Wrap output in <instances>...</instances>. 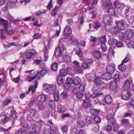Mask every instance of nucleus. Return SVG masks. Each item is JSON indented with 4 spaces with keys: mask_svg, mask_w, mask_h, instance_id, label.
Instances as JSON below:
<instances>
[{
    "mask_svg": "<svg viewBox=\"0 0 134 134\" xmlns=\"http://www.w3.org/2000/svg\"><path fill=\"white\" fill-rule=\"evenodd\" d=\"M41 37V35L38 33H35L33 36V38L35 39H38Z\"/></svg>",
    "mask_w": 134,
    "mask_h": 134,
    "instance_id": "nucleus-44",
    "label": "nucleus"
},
{
    "mask_svg": "<svg viewBox=\"0 0 134 134\" xmlns=\"http://www.w3.org/2000/svg\"><path fill=\"white\" fill-rule=\"evenodd\" d=\"M34 51L33 49L30 50H29L24 52L23 53H20V55L23 57L27 58H31L32 55H34V53L33 52Z\"/></svg>",
    "mask_w": 134,
    "mask_h": 134,
    "instance_id": "nucleus-5",
    "label": "nucleus"
},
{
    "mask_svg": "<svg viewBox=\"0 0 134 134\" xmlns=\"http://www.w3.org/2000/svg\"><path fill=\"white\" fill-rule=\"evenodd\" d=\"M100 89H102L105 88L107 86V85L102 81V82L99 84V85L97 86Z\"/></svg>",
    "mask_w": 134,
    "mask_h": 134,
    "instance_id": "nucleus-38",
    "label": "nucleus"
},
{
    "mask_svg": "<svg viewBox=\"0 0 134 134\" xmlns=\"http://www.w3.org/2000/svg\"><path fill=\"white\" fill-rule=\"evenodd\" d=\"M32 126V129L33 130H37L40 129L39 127L35 124H33Z\"/></svg>",
    "mask_w": 134,
    "mask_h": 134,
    "instance_id": "nucleus-63",
    "label": "nucleus"
},
{
    "mask_svg": "<svg viewBox=\"0 0 134 134\" xmlns=\"http://www.w3.org/2000/svg\"><path fill=\"white\" fill-rule=\"evenodd\" d=\"M110 32L113 34H119V37L120 38L122 35L125 33V30H120L117 27H115L111 29Z\"/></svg>",
    "mask_w": 134,
    "mask_h": 134,
    "instance_id": "nucleus-4",
    "label": "nucleus"
},
{
    "mask_svg": "<svg viewBox=\"0 0 134 134\" xmlns=\"http://www.w3.org/2000/svg\"><path fill=\"white\" fill-rule=\"evenodd\" d=\"M67 96V92L66 91H64L61 94L60 97L63 99L65 98Z\"/></svg>",
    "mask_w": 134,
    "mask_h": 134,
    "instance_id": "nucleus-45",
    "label": "nucleus"
},
{
    "mask_svg": "<svg viewBox=\"0 0 134 134\" xmlns=\"http://www.w3.org/2000/svg\"><path fill=\"white\" fill-rule=\"evenodd\" d=\"M112 76V74L107 72L103 74L102 76L103 79L109 80L110 79Z\"/></svg>",
    "mask_w": 134,
    "mask_h": 134,
    "instance_id": "nucleus-17",
    "label": "nucleus"
},
{
    "mask_svg": "<svg viewBox=\"0 0 134 134\" xmlns=\"http://www.w3.org/2000/svg\"><path fill=\"white\" fill-rule=\"evenodd\" d=\"M91 104V101L90 99H86L83 102V105L85 107L87 108L90 106Z\"/></svg>",
    "mask_w": 134,
    "mask_h": 134,
    "instance_id": "nucleus-24",
    "label": "nucleus"
},
{
    "mask_svg": "<svg viewBox=\"0 0 134 134\" xmlns=\"http://www.w3.org/2000/svg\"><path fill=\"white\" fill-rule=\"evenodd\" d=\"M103 21L105 23L109 24L113 22V18L112 17H104Z\"/></svg>",
    "mask_w": 134,
    "mask_h": 134,
    "instance_id": "nucleus-22",
    "label": "nucleus"
},
{
    "mask_svg": "<svg viewBox=\"0 0 134 134\" xmlns=\"http://www.w3.org/2000/svg\"><path fill=\"white\" fill-rule=\"evenodd\" d=\"M107 119L108 120V122L109 123H111L113 125H115L116 123L115 119H114V116L110 114L107 116Z\"/></svg>",
    "mask_w": 134,
    "mask_h": 134,
    "instance_id": "nucleus-12",
    "label": "nucleus"
},
{
    "mask_svg": "<svg viewBox=\"0 0 134 134\" xmlns=\"http://www.w3.org/2000/svg\"><path fill=\"white\" fill-rule=\"evenodd\" d=\"M98 88L97 86H94L92 89V90L93 91V93L96 95L92 97L93 99H94L96 97L101 95L102 94V93L100 92V90L98 89Z\"/></svg>",
    "mask_w": 134,
    "mask_h": 134,
    "instance_id": "nucleus-6",
    "label": "nucleus"
},
{
    "mask_svg": "<svg viewBox=\"0 0 134 134\" xmlns=\"http://www.w3.org/2000/svg\"><path fill=\"white\" fill-rule=\"evenodd\" d=\"M62 53V51L61 49V47L59 46L58 48L56 49L55 52V55L56 56H60Z\"/></svg>",
    "mask_w": 134,
    "mask_h": 134,
    "instance_id": "nucleus-25",
    "label": "nucleus"
},
{
    "mask_svg": "<svg viewBox=\"0 0 134 134\" xmlns=\"http://www.w3.org/2000/svg\"><path fill=\"white\" fill-rule=\"evenodd\" d=\"M36 114V110L33 109H32L30 111V116L32 118L34 117L35 115Z\"/></svg>",
    "mask_w": 134,
    "mask_h": 134,
    "instance_id": "nucleus-42",
    "label": "nucleus"
},
{
    "mask_svg": "<svg viewBox=\"0 0 134 134\" xmlns=\"http://www.w3.org/2000/svg\"><path fill=\"white\" fill-rule=\"evenodd\" d=\"M95 24L96 26L94 27L93 29L97 30L100 27L101 23L99 21H96L95 22Z\"/></svg>",
    "mask_w": 134,
    "mask_h": 134,
    "instance_id": "nucleus-54",
    "label": "nucleus"
},
{
    "mask_svg": "<svg viewBox=\"0 0 134 134\" xmlns=\"http://www.w3.org/2000/svg\"><path fill=\"white\" fill-rule=\"evenodd\" d=\"M57 110L58 112L61 113H63L65 110V108L64 105L59 104L57 105Z\"/></svg>",
    "mask_w": 134,
    "mask_h": 134,
    "instance_id": "nucleus-20",
    "label": "nucleus"
},
{
    "mask_svg": "<svg viewBox=\"0 0 134 134\" xmlns=\"http://www.w3.org/2000/svg\"><path fill=\"white\" fill-rule=\"evenodd\" d=\"M117 27L120 30H124L123 29L124 27V25L123 21H117L116 23Z\"/></svg>",
    "mask_w": 134,
    "mask_h": 134,
    "instance_id": "nucleus-19",
    "label": "nucleus"
},
{
    "mask_svg": "<svg viewBox=\"0 0 134 134\" xmlns=\"http://www.w3.org/2000/svg\"><path fill=\"white\" fill-rule=\"evenodd\" d=\"M116 45L117 47H122L124 45L120 41H116Z\"/></svg>",
    "mask_w": 134,
    "mask_h": 134,
    "instance_id": "nucleus-61",
    "label": "nucleus"
},
{
    "mask_svg": "<svg viewBox=\"0 0 134 134\" xmlns=\"http://www.w3.org/2000/svg\"><path fill=\"white\" fill-rule=\"evenodd\" d=\"M75 52L79 57H81L82 56V51L80 49H76Z\"/></svg>",
    "mask_w": 134,
    "mask_h": 134,
    "instance_id": "nucleus-56",
    "label": "nucleus"
},
{
    "mask_svg": "<svg viewBox=\"0 0 134 134\" xmlns=\"http://www.w3.org/2000/svg\"><path fill=\"white\" fill-rule=\"evenodd\" d=\"M47 98L48 97L46 95H40L37 96L36 100L38 102L41 103L45 101Z\"/></svg>",
    "mask_w": 134,
    "mask_h": 134,
    "instance_id": "nucleus-7",
    "label": "nucleus"
},
{
    "mask_svg": "<svg viewBox=\"0 0 134 134\" xmlns=\"http://www.w3.org/2000/svg\"><path fill=\"white\" fill-rule=\"evenodd\" d=\"M48 124L50 125V133L51 134H58V127L56 126L50 120L48 121Z\"/></svg>",
    "mask_w": 134,
    "mask_h": 134,
    "instance_id": "nucleus-3",
    "label": "nucleus"
},
{
    "mask_svg": "<svg viewBox=\"0 0 134 134\" xmlns=\"http://www.w3.org/2000/svg\"><path fill=\"white\" fill-rule=\"evenodd\" d=\"M70 85L68 84V83H64L63 85V87L65 89H68L70 87Z\"/></svg>",
    "mask_w": 134,
    "mask_h": 134,
    "instance_id": "nucleus-59",
    "label": "nucleus"
},
{
    "mask_svg": "<svg viewBox=\"0 0 134 134\" xmlns=\"http://www.w3.org/2000/svg\"><path fill=\"white\" fill-rule=\"evenodd\" d=\"M53 96L55 101H58V100L59 98V92L58 91L55 92Z\"/></svg>",
    "mask_w": 134,
    "mask_h": 134,
    "instance_id": "nucleus-41",
    "label": "nucleus"
},
{
    "mask_svg": "<svg viewBox=\"0 0 134 134\" xmlns=\"http://www.w3.org/2000/svg\"><path fill=\"white\" fill-rule=\"evenodd\" d=\"M93 55L96 58L98 59L101 57V54L100 52L98 51H95L93 52Z\"/></svg>",
    "mask_w": 134,
    "mask_h": 134,
    "instance_id": "nucleus-30",
    "label": "nucleus"
},
{
    "mask_svg": "<svg viewBox=\"0 0 134 134\" xmlns=\"http://www.w3.org/2000/svg\"><path fill=\"white\" fill-rule=\"evenodd\" d=\"M57 81L58 84L59 85L61 84L63 81V78L62 76L60 75L58 76Z\"/></svg>",
    "mask_w": 134,
    "mask_h": 134,
    "instance_id": "nucleus-43",
    "label": "nucleus"
},
{
    "mask_svg": "<svg viewBox=\"0 0 134 134\" xmlns=\"http://www.w3.org/2000/svg\"><path fill=\"white\" fill-rule=\"evenodd\" d=\"M102 77H101L99 76L96 77L94 81V82L96 85V86H97L98 85H99V84L102 81Z\"/></svg>",
    "mask_w": 134,
    "mask_h": 134,
    "instance_id": "nucleus-23",
    "label": "nucleus"
},
{
    "mask_svg": "<svg viewBox=\"0 0 134 134\" xmlns=\"http://www.w3.org/2000/svg\"><path fill=\"white\" fill-rule=\"evenodd\" d=\"M56 86L54 85H48L47 86L46 91L49 93H52L55 90Z\"/></svg>",
    "mask_w": 134,
    "mask_h": 134,
    "instance_id": "nucleus-8",
    "label": "nucleus"
},
{
    "mask_svg": "<svg viewBox=\"0 0 134 134\" xmlns=\"http://www.w3.org/2000/svg\"><path fill=\"white\" fill-rule=\"evenodd\" d=\"M98 0H93L92 3L91 4L89 3L87 4L89 9L91 10L94 8L97 4Z\"/></svg>",
    "mask_w": 134,
    "mask_h": 134,
    "instance_id": "nucleus-14",
    "label": "nucleus"
},
{
    "mask_svg": "<svg viewBox=\"0 0 134 134\" xmlns=\"http://www.w3.org/2000/svg\"><path fill=\"white\" fill-rule=\"evenodd\" d=\"M99 127L97 125H96L92 129V131L95 133L97 132L98 131Z\"/></svg>",
    "mask_w": 134,
    "mask_h": 134,
    "instance_id": "nucleus-52",
    "label": "nucleus"
},
{
    "mask_svg": "<svg viewBox=\"0 0 134 134\" xmlns=\"http://www.w3.org/2000/svg\"><path fill=\"white\" fill-rule=\"evenodd\" d=\"M74 70L75 72L77 74H81L83 72L82 69L80 67V65L75 66Z\"/></svg>",
    "mask_w": 134,
    "mask_h": 134,
    "instance_id": "nucleus-27",
    "label": "nucleus"
},
{
    "mask_svg": "<svg viewBox=\"0 0 134 134\" xmlns=\"http://www.w3.org/2000/svg\"><path fill=\"white\" fill-rule=\"evenodd\" d=\"M48 69H44L41 71L40 72L41 74V76H43L47 73H48Z\"/></svg>",
    "mask_w": 134,
    "mask_h": 134,
    "instance_id": "nucleus-48",
    "label": "nucleus"
},
{
    "mask_svg": "<svg viewBox=\"0 0 134 134\" xmlns=\"http://www.w3.org/2000/svg\"><path fill=\"white\" fill-rule=\"evenodd\" d=\"M117 83L115 81H112L109 83V87L113 89H115L117 88Z\"/></svg>",
    "mask_w": 134,
    "mask_h": 134,
    "instance_id": "nucleus-26",
    "label": "nucleus"
},
{
    "mask_svg": "<svg viewBox=\"0 0 134 134\" xmlns=\"http://www.w3.org/2000/svg\"><path fill=\"white\" fill-rule=\"evenodd\" d=\"M77 126L78 128H80L83 127L85 126V122L82 120L78 121L77 122Z\"/></svg>",
    "mask_w": 134,
    "mask_h": 134,
    "instance_id": "nucleus-32",
    "label": "nucleus"
},
{
    "mask_svg": "<svg viewBox=\"0 0 134 134\" xmlns=\"http://www.w3.org/2000/svg\"><path fill=\"white\" fill-rule=\"evenodd\" d=\"M71 32L72 29L69 26H68L65 27L63 34L65 36H67L70 34Z\"/></svg>",
    "mask_w": 134,
    "mask_h": 134,
    "instance_id": "nucleus-9",
    "label": "nucleus"
},
{
    "mask_svg": "<svg viewBox=\"0 0 134 134\" xmlns=\"http://www.w3.org/2000/svg\"><path fill=\"white\" fill-rule=\"evenodd\" d=\"M58 7L57 6H56L54 9L52 10L51 15L53 16H54L55 15L57 9H58Z\"/></svg>",
    "mask_w": 134,
    "mask_h": 134,
    "instance_id": "nucleus-49",
    "label": "nucleus"
},
{
    "mask_svg": "<svg viewBox=\"0 0 134 134\" xmlns=\"http://www.w3.org/2000/svg\"><path fill=\"white\" fill-rule=\"evenodd\" d=\"M107 71L112 74L115 71V67L114 66L109 65L106 68Z\"/></svg>",
    "mask_w": 134,
    "mask_h": 134,
    "instance_id": "nucleus-13",
    "label": "nucleus"
},
{
    "mask_svg": "<svg viewBox=\"0 0 134 134\" xmlns=\"http://www.w3.org/2000/svg\"><path fill=\"white\" fill-rule=\"evenodd\" d=\"M117 41L116 40L112 38L109 41V44L111 46L113 45L114 43H116Z\"/></svg>",
    "mask_w": 134,
    "mask_h": 134,
    "instance_id": "nucleus-55",
    "label": "nucleus"
},
{
    "mask_svg": "<svg viewBox=\"0 0 134 134\" xmlns=\"http://www.w3.org/2000/svg\"><path fill=\"white\" fill-rule=\"evenodd\" d=\"M0 22L3 24V27L4 29H7L9 27L11 26V24L10 23H8L6 20L3 19H0Z\"/></svg>",
    "mask_w": 134,
    "mask_h": 134,
    "instance_id": "nucleus-10",
    "label": "nucleus"
},
{
    "mask_svg": "<svg viewBox=\"0 0 134 134\" xmlns=\"http://www.w3.org/2000/svg\"><path fill=\"white\" fill-rule=\"evenodd\" d=\"M130 96L129 92L127 90H125L122 92V97L124 99L127 100L128 99Z\"/></svg>",
    "mask_w": 134,
    "mask_h": 134,
    "instance_id": "nucleus-11",
    "label": "nucleus"
},
{
    "mask_svg": "<svg viewBox=\"0 0 134 134\" xmlns=\"http://www.w3.org/2000/svg\"><path fill=\"white\" fill-rule=\"evenodd\" d=\"M85 61L86 62V63H87V65L89 66L91 64L93 63V60L91 59H87Z\"/></svg>",
    "mask_w": 134,
    "mask_h": 134,
    "instance_id": "nucleus-64",
    "label": "nucleus"
},
{
    "mask_svg": "<svg viewBox=\"0 0 134 134\" xmlns=\"http://www.w3.org/2000/svg\"><path fill=\"white\" fill-rule=\"evenodd\" d=\"M67 74V72L65 69H62L60 71V76H65Z\"/></svg>",
    "mask_w": 134,
    "mask_h": 134,
    "instance_id": "nucleus-47",
    "label": "nucleus"
},
{
    "mask_svg": "<svg viewBox=\"0 0 134 134\" xmlns=\"http://www.w3.org/2000/svg\"><path fill=\"white\" fill-rule=\"evenodd\" d=\"M16 133L17 134H28L26 130L21 129L17 130Z\"/></svg>",
    "mask_w": 134,
    "mask_h": 134,
    "instance_id": "nucleus-31",
    "label": "nucleus"
},
{
    "mask_svg": "<svg viewBox=\"0 0 134 134\" xmlns=\"http://www.w3.org/2000/svg\"><path fill=\"white\" fill-rule=\"evenodd\" d=\"M96 65L97 67H102L104 66V64L103 60L97 61L96 63Z\"/></svg>",
    "mask_w": 134,
    "mask_h": 134,
    "instance_id": "nucleus-34",
    "label": "nucleus"
},
{
    "mask_svg": "<svg viewBox=\"0 0 134 134\" xmlns=\"http://www.w3.org/2000/svg\"><path fill=\"white\" fill-rule=\"evenodd\" d=\"M102 5L104 7L108 8L111 6V2L109 0L104 1L103 2Z\"/></svg>",
    "mask_w": 134,
    "mask_h": 134,
    "instance_id": "nucleus-16",
    "label": "nucleus"
},
{
    "mask_svg": "<svg viewBox=\"0 0 134 134\" xmlns=\"http://www.w3.org/2000/svg\"><path fill=\"white\" fill-rule=\"evenodd\" d=\"M46 12L45 10H38L36 12L35 14L36 16H40V15L43 13H44Z\"/></svg>",
    "mask_w": 134,
    "mask_h": 134,
    "instance_id": "nucleus-46",
    "label": "nucleus"
},
{
    "mask_svg": "<svg viewBox=\"0 0 134 134\" xmlns=\"http://www.w3.org/2000/svg\"><path fill=\"white\" fill-rule=\"evenodd\" d=\"M108 14L110 16H117L115 12V10L114 8H111L108 10Z\"/></svg>",
    "mask_w": 134,
    "mask_h": 134,
    "instance_id": "nucleus-21",
    "label": "nucleus"
},
{
    "mask_svg": "<svg viewBox=\"0 0 134 134\" xmlns=\"http://www.w3.org/2000/svg\"><path fill=\"white\" fill-rule=\"evenodd\" d=\"M133 36V31L131 29L127 30L123 34H122L121 38L122 40H130L132 38Z\"/></svg>",
    "mask_w": 134,
    "mask_h": 134,
    "instance_id": "nucleus-1",
    "label": "nucleus"
},
{
    "mask_svg": "<svg viewBox=\"0 0 134 134\" xmlns=\"http://www.w3.org/2000/svg\"><path fill=\"white\" fill-rule=\"evenodd\" d=\"M118 68L121 71L124 70L126 69V66L124 64H121L119 65Z\"/></svg>",
    "mask_w": 134,
    "mask_h": 134,
    "instance_id": "nucleus-50",
    "label": "nucleus"
},
{
    "mask_svg": "<svg viewBox=\"0 0 134 134\" xmlns=\"http://www.w3.org/2000/svg\"><path fill=\"white\" fill-rule=\"evenodd\" d=\"M131 80V79H130L129 80H126L125 82V84L123 86V89H124L125 90H126L130 87Z\"/></svg>",
    "mask_w": 134,
    "mask_h": 134,
    "instance_id": "nucleus-18",
    "label": "nucleus"
},
{
    "mask_svg": "<svg viewBox=\"0 0 134 134\" xmlns=\"http://www.w3.org/2000/svg\"><path fill=\"white\" fill-rule=\"evenodd\" d=\"M49 106L51 108H53L55 105L54 102L53 100H51L49 102Z\"/></svg>",
    "mask_w": 134,
    "mask_h": 134,
    "instance_id": "nucleus-60",
    "label": "nucleus"
},
{
    "mask_svg": "<svg viewBox=\"0 0 134 134\" xmlns=\"http://www.w3.org/2000/svg\"><path fill=\"white\" fill-rule=\"evenodd\" d=\"M68 126L67 125H64L61 128V130L63 133H66L68 131Z\"/></svg>",
    "mask_w": 134,
    "mask_h": 134,
    "instance_id": "nucleus-39",
    "label": "nucleus"
},
{
    "mask_svg": "<svg viewBox=\"0 0 134 134\" xmlns=\"http://www.w3.org/2000/svg\"><path fill=\"white\" fill-rule=\"evenodd\" d=\"M99 41L102 44H105L107 41L106 36L104 35L101 37L100 38Z\"/></svg>",
    "mask_w": 134,
    "mask_h": 134,
    "instance_id": "nucleus-35",
    "label": "nucleus"
},
{
    "mask_svg": "<svg viewBox=\"0 0 134 134\" xmlns=\"http://www.w3.org/2000/svg\"><path fill=\"white\" fill-rule=\"evenodd\" d=\"M114 4L115 7L117 9L116 13L118 12V13H121L124 7V5L121 3L119 0H115Z\"/></svg>",
    "mask_w": 134,
    "mask_h": 134,
    "instance_id": "nucleus-2",
    "label": "nucleus"
},
{
    "mask_svg": "<svg viewBox=\"0 0 134 134\" xmlns=\"http://www.w3.org/2000/svg\"><path fill=\"white\" fill-rule=\"evenodd\" d=\"M8 7L7 5H5L3 8V12L4 13V16L5 17H8V16H10V14L9 12L8 11Z\"/></svg>",
    "mask_w": 134,
    "mask_h": 134,
    "instance_id": "nucleus-28",
    "label": "nucleus"
},
{
    "mask_svg": "<svg viewBox=\"0 0 134 134\" xmlns=\"http://www.w3.org/2000/svg\"><path fill=\"white\" fill-rule=\"evenodd\" d=\"M100 111V110L99 109L92 108L91 109L90 112L92 115H94L99 114Z\"/></svg>",
    "mask_w": 134,
    "mask_h": 134,
    "instance_id": "nucleus-29",
    "label": "nucleus"
},
{
    "mask_svg": "<svg viewBox=\"0 0 134 134\" xmlns=\"http://www.w3.org/2000/svg\"><path fill=\"white\" fill-rule=\"evenodd\" d=\"M92 119L93 118L90 116H87L86 118V121L88 124H90L92 123Z\"/></svg>",
    "mask_w": 134,
    "mask_h": 134,
    "instance_id": "nucleus-40",
    "label": "nucleus"
},
{
    "mask_svg": "<svg viewBox=\"0 0 134 134\" xmlns=\"http://www.w3.org/2000/svg\"><path fill=\"white\" fill-rule=\"evenodd\" d=\"M81 80L80 78L78 77L74 78V83L75 85H78L80 83Z\"/></svg>",
    "mask_w": 134,
    "mask_h": 134,
    "instance_id": "nucleus-37",
    "label": "nucleus"
},
{
    "mask_svg": "<svg viewBox=\"0 0 134 134\" xmlns=\"http://www.w3.org/2000/svg\"><path fill=\"white\" fill-rule=\"evenodd\" d=\"M63 60L64 62L67 63L70 61L71 57L68 55L64 56L63 57Z\"/></svg>",
    "mask_w": 134,
    "mask_h": 134,
    "instance_id": "nucleus-33",
    "label": "nucleus"
},
{
    "mask_svg": "<svg viewBox=\"0 0 134 134\" xmlns=\"http://www.w3.org/2000/svg\"><path fill=\"white\" fill-rule=\"evenodd\" d=\"M82 67L83 68L86 69L90 68L89 66L88 65L86 62L85 61L82 64Z\"/></svg>",
    "mask_w": 134,
    "mask_h": 134,
    "instance_id": "nucleus-62",
    "label": "nucleus"
},
{
    "mask_svg": "<svg viewBox=\"0 0 134 134\" xmlns=\"http://www.w3.org/2000/svg\"><path fill=\"white\" fill-rule=\"evenodd\" d=\"M66 82L68 83V84L71 85L74 83V81L72 78H69L67 79Z\"/></svg>",
    "mask_w": 134,
    "mask_h": 134,
    "instance_id": "nucleus-51",
    "label": "nucleus"
},
{
    "mask_svg": "<svg viewBox=\"0 0 134 134\" xmlns=\"http://www.w3.org/2000/svg\"><path fill=\"white\" fill-rule=\"evenodd\" d=\"M105 102L108 104H110L112 102L111 97L109 95L106 96L105 98Z\"/></svg>",
    "mask_w": 134,
    "mask_h": 134,
    "instance_id": "nucleus-36",
    "label": "nucleus"
},
{
    "mask_svg": "<svg viewBox=\"0 0 134 134\" xmlns=\"http://www.w3.org/2000/svg\"><path fill=\"white\" fill-rule=\"evenodd\" d=\"M85 97L87 98H92L93 97L92 96V94L89 92H87L85 93Z\"/></svg>",
    "mask_w": 134,
    "mask_h": 134,
    "instance_id": "nucleus-58",
    "label": "nucleus"
},
{
    "mask_svg": "<svg viewBox=\"0 0 134 134\" xmlns=\"http://www.w3.org/2000/svg\"><path fill=\"white\" fill-rule=\"evenodd\" d=\"M96 77V74L94 73H93L88 75L87 77V79L89 81H94Z\"/></svg>",
    "mask_w": 134,
    "mask_h": 134,
    "instance_id": "nucleus-15",
    "label": "nucleus"
},
{
    "mask_svg": "<svg viewBox=\"0 0 134 134\" xmlns=\"http://www.w3.org/2000/svg\"><path fill=\"white\" fill-rule=\"evenodd\" d=\"M9 120V118H8L6 117L4 118H2L1 120V121L3 123L5 124Z\"/></svg>",
    "mask_w": 134,
    "mask_h": 134,
    "instance_id": "nucleus-57",
    "label": "nucleus"
},
{
    "mask_svg": "<svg viewBox=\"0 0 134 134\" xmlns=\"http://www.w3.org/2000/svg\"><path fill=\"white\" fill-rule=\"evenodd\" d=\"M57 64L56 63H54L53 64L51 68L53 71H56L57 68Z\"/></svg>",
    "mask_w": 134,
    "mask_h": 134,
    "instance_id": "nucleus-53",
    "label": "nucleus"
}]
</instances>
